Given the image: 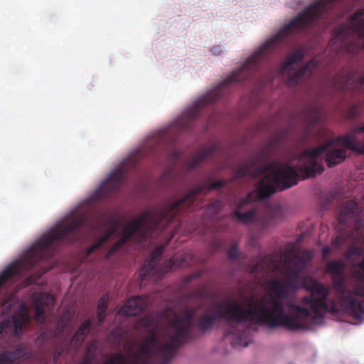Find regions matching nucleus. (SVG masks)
I'll return each mask as SVG.
<instances>
[{
  "instance_id": "a878e982",
  "label": "nucleus",
  "mask_w": 364,
  "mask_h": 364,
  "mask_svg": "<svg viewBox=\"0 0 364 364\" xmlns=\"http://www.w3.org/2000/svg\"><path fill=\"white\" fill-rule=\"evenodd\" d=\"M250 338L246 331L240 333L237 336L236 342L237 344L247 347L250 343Z\"/></svg>"
},
{
  "instance_id": "4468645a",
  "label": "nucleus",
  "mask_w": 364,
  "mask_h": 364,
  "mask_svg": "<svg viewBox=\"0 0 364 364\" xmlns=\"http://www.w3.org/2000/svg\"><path fill=\"white\" fill-rule=\"evenodd\" d=\"M33 301L36 311L34 319L38 323L42 324L46 320V307L54 306L55 297L46 292L35 293L33 295Z\"/></svg>"
},
{
  "instance_id": "ea45409f",
  "label": "nucleus",
  "mask_w": 364,
  "mask_h": 364,
  "mask_svg": "<svg viewBox=\"0 0 364 364\" xmlns=\"http://www.w3.org/2000/svg\"><path fill=\"white\" fill-rule=\"evenodd\" d=\"M350 251H351L352 252H355V253H358V254H360V250H359V249H358V248H357V247H352V248L350 249Z\"/></svg>"
},
{
  "instance_id": "4be33fe9",
  "label": "nucleus",
  "mask_w": 364,
  "mask_h": 364,
  "mask_svg": "<svg viewBox=\"0 0 364 364\" xmlns=\"http://www.w3.org/2000/svg\"><path fill=\"white\" fill-rule=\"evenodd\" d=\"M116 227H114L112 230H111L109 232L106 233L103 236H102L97 242L90 246L87 251V255H90L93 252H95L97 249H98L102 244L106 242L108 239L112 236V235L114 232Z\"/></svg>"
},
{
  "instance_id": "e433bc0d",
  "label": "nucleus",
  "mask_w": 364,
  "mask_h": 364,
  "mask_svg": "<svg viewBox=\"0 0 364 364\" xmlns=\"http://www.w3.org/2000/svg\"><path fill=\"white\" fill-rule=\"evenodd\" d=\"M61 353L62 352L61 351H56L54 355H53V362L55 363H58L60 355H61Z\"/></svg>"
},
{
  "instance_id": "423d86ee",
  "label": "nucleus",
  "mask_w": 364,
  "mask_h": 364,
  "mask_svg": "<svg viewBox=\"0 0 364 364\" xmlns=\"http://www.w3.org/2000/svg\"><path fill=\"white\" fill-rule=\"evenodd\" d=\"M346 149L364 154V124L353 127L346 134L338 136L336 140L323 144L314 149L304 151L301 158V164L298 169L293 167L299 173L304 175L303 178L315 177L324 171L318 157L326 153V162L331 168L341 164L346 157ZM299 176V181L300 176Z\"/></svg>"
},
{
  "instance_id": "a18cd8bd",
  "label": "nucleus",
  "mask_w": 364,
  "mask_h": 364,
  "mask_svg": "<svg viewBox=\"0 0 364 364\" xmlns=\"http://www.w3.org/2000/svg\"><path fill=\"white\" fill-rule=\"evenodd\" d=\"M350 240H352V242H353V243H355V240H355V238H353V237H351V236H350Z\"/></svg>"
},
{
  "instance_id": "4c0bfd02",
  "label": "nucleus",
  "mask_w": 364,
  "mask_h": 364,
  "mask_svg": "<svg viewBox=\"0 0 364 364\" xmlns=\"http://www.w3.org/2000/svg\"><path fill=\"white\" fill-rule=\"evenodd\" d=\"M171 157L173 159L176 160L180 156V153L178 151H173L171 154Z\"/></svg>"
},
{
  "instance_id": "0eeeda50",
  "label": "nucleus",
  "mask_w": 364,
  "mask_h": 364,
  "mask_svg": "<svg viewBox=\"0 0 364 364\" xmlns=\"http://www.w3.org/2000/svg\"><path fill=\"white\" fill-rule=\"evenodd\" d=\"M170 224L166 212L161 207L146 210L126 225L122 231V237L112 246L107 257L117 252L129 240L133 239L138 243L146 241L155 232L165 230Z\"/></svg>"
},
{
  "instance_id": "412c9836",
  "label": "nucleus",
  "mask_w": 364,
  "mask_h": 364,
  "mask_svg": "<svg viewBox=\"0 0 364 364\" xmlns=\"http://www.w3.org/2000/svg\"><path fill=\"white\" fill-rule=\"evenodd\" d=\"M108 307V296L103 295L98 301L97 316L98 325H102L106 317L107 309Z\"/></svg>"
},
{
  "instance_id": "f257e3e1",
  "label": "nucleus",
  "mask_w": 364,
  "mask_h": 364,
  "mask_svg": "<svg viewBox=\"0 0 364 364\" xmlns=\"http://www.w3.org/2000/svg\"><path fill=\"white\" fill-rule=\"evenodd\" d=\"M305 288L310 292L301 299V306L291 301L286 303L288 312H285L283 300L289 294L291 289H295L292 279L285 281L279 278H272L267 282L268 289L274 294L263 296L259 300L250 299L244 306L238 301L231 300L223 306L218 315L203 314L195 318L196 327L202 332L212 329L218 318L226 321L230 324L252 323L267 325L270 328L284 327L290 331L304 328L303 321L323 318L326 313L336 314L340 309L336 302L327 303L329 291L323 284L309 279L304 282Z\"/></svg>"
},
{
  "instance_id": "c03bdc74",
  "label": "nucleus",
  "mask_w": 364,
  "mask_h": 364,
  "mask_svg": "<svg viewBox=\"0 0 364 364\" xmlns=\"http://www.w3.org/2000/svg\"><path fill=\"white\" fill-rule=\"evenodd\" d=\"M46 337V333L43 332L42 333L41 335H40V338H42V339H44Z\"/></svg>"
},
{
  "instance_id": "9d476101",
  "label": "nucleus",
  "mask_w": 364,
  "mask_h": 364,
  "mask_svg": "<svg viewBox=\"0 0 364 364\" xmlns=\"http://www.w3.org/2000/svg\"><path fill=\"white\" fill-rule=\"evenodd\" d=\"M337 0H316L286 24V38L293 33L311 29L321 18H326Z\"/></svg>"
},
{
  "instance_id": "473e14b6",
  "label": "nucleus",
  "mask_w": 364,
  "mask_h": 364,
  "mask_svg": "<svg viewBox=\"0 0 364 364\" xmlns=\"http://www.w3.org/2000/svg\"><path fill=\"white\" fill-rule=\"evenodd\" d=\"M236 331V328L233 325H230L228 328L225 331L224 336H228L230 335L235 334Z\"/></svg>"
},
{
  "instance_id": "79ce46f5",
  "label": "nucleus",
  "mask_w": 364,
  "mask_h": 364,
  "mask_svg": "<svg viewBox=\"0 0 364 364\" xmlns=\"http://www.w3.org/2000/svg\"><path fill=\"white\" fill-rule=\"evenodd\" d=\"M358 266H359L361 269H364V258H363V259H362V261L359 263Z\"/></svg>"
},
{
  "instance_id": "a19ab883",
  "label": "nucleus",
  "mask_w": 364,
  "mask_h": 364,
  "mask_svg": "<svg viewBox=\"0 0 364 364\" xmlns=\"http://www.w3.org/2000/svg\"><path fill=\"white\" fill-rule=\"evenodd\" d=\"M269 225V222L265 220V221L263 222L262 227V228H265L268 227Z\"/></svg>"
},
{
  "instance_id": "f704fd0d",
  "label": "nucleus",
  "mask_w": 364,
  "mask_h": 364,
  "mask_svg": "<svg viewBox=\"0 0 364 364\" xmlns=\"http://www.w3.org/2000/svg\"><path fill=\"white\" fill-rule=\"evenodd\" d=\"M211 50L215 55H220L223 53V48L220 46H214Z\"/></svg>"
},
{
  "instance_id": "6e6552de",
  "label": "nucleus",
  "mask_w": 364,
  "mask_h": 364,
  "mask_svg": "<svg viewBox=\"0 0 364 364\" xmlns=\"http://www.w3.org/2000/svg\"><path fill=\"white\" fill-rule=\"evenodd\" d=\"M344 270L345 264L341 260L330 261L326 265V272L331 274L333 287L341 306L353 317L359 319L364 316V306L352 297L346 282Z\"/></svg>"
},
{
  "instance_id": "dca6fc26",
  "label": "nucleus",
  "mask_w": 364,
  "mask_h": 364,
  "mask_svg": "<svg viewBox=\"0 0 364 364\" xmlns=\"http://www.w3.org/2000/svg\"><path fill=\"white\" fill-rule=\"evenodd\" d=\"M359 213L358 203L353 200H348L341 205L338 221L342 227L354 223L357 221Z\"/></svg>"
},
{
  "instance_id": "c85d7f7f",
  "label": "nucleus",
  "mask_w": 364,
  "mask_h": 364,
  "mask_svg": "<svg viewBox=\"0 0 364 364\" xmlns=\"http://www.w3.org/2000/svg\"><path fill=\"white\" fill-rule=\"evenodd\" d=\"M18 318L19 319H22L24 323H27L30 321L28 309L24 304H22L20 307V312Z\"/></svg>"
},
{
  "instance_id": "f03ea898",
  "label": "nucleus",
  "mask_w": 364,
  "mask_h": 364,
  "mask_svg": "<svg viewBox=\"0 0 364 364\" xmlns=\"http://www.w3.org/2000/svg\"><path fill=\"white\" fill-rule=\"evenodd\" d=\"M203 298L204 291L200 289L182 296V302L186 306L181 311V316L174 318L164 330L166 342L158 339L157 332L161 325L159 318L146 316L141 319V326L149 333L140 346L144 358L142 364H168L176 350L192 339L191 328L196 309H189L188 303L191 301L198 302Z\"/></svg>"
},
{
  "instance_id": "20e7f679",
  "label": "nucleus",
  "mask_w": 364,
  "mask_h": 364,
  "mask_svg": "<svg viewBox=\"0 0 364 364\" xmlns=\"http://www.w3.org/2000/svg\"><path fill=\"white\" fill-rule=\"evenodd\" d=\"M102 225L98 220L90 222L85 215L73 217L64 224H60L44 234L25 252L22 259L8 266L0 274V288L15 276L34 267L41 261L50 259L55 253L53 247L55 242L73 243L80 240L82 229L97 231Z\"/></svg>"
},
{
  "instance_id": "72a5a7b5",
  "label": "nucleus",
  "mask_w": 364,
  "mask_h": 364,
  "mask_svg": "<svg viewBox=\"0 0 364 364\" xmlns=\"http://www.w3.org/2000/svg\"><path fill=\"white\" fill-rule=\"evenodd\" d=\"M10 325V320L4 321L0 322V334L3 331Z\"/></svg>"
},
{
  "instance_id": "5701e85b",
  "label": "nucleus",
  "mask_w": 364,
  "mask_h": 364,
  "mask_svg": "<svg viewBox=\"0 0 364 364\" xmlns=\"http://www.w3.org/2000/svg\"><path fill=\"white\" fill-rule=\"evenodd\" d=\"M10 320V324L14 327V334L18 336L22 332V328L26 323L22 319H19L17 316H13Z\"/></svg>"
},
{
  "instance_id": "2eb2a0df",
  "label": "nucleus",
  "mask_w": 364,
  "mask_h": 364,
  "mask_svg": "<svg viewBox=\"0 0 364 364\" xmlns=\"http://www.w3.org/2000/svg\"><path fill=\"white\" fill-rule=\"evenodd\" d=\"M149 298L146 296H136L128 299L119 310V314L127 316H136L146 309Z\"/></svg>"
},
{
  "instance_id": "58836bf2",
  "label": "nucleus",
  "mask_w": 364,
  "mask_h": 364,
  "mask_svg": "<svg viewBox=\"0 0 364 364\" xmlns=\"http://www.w3.org/2000/svg\"><path fill=\"white\" fill-rule=\"evenodd\" d=\"M92 361V358H88L86 356L85 360L79 364H91Z\"/></svg>"
},
{
  "instance_id": "2f4dec72",
  "label": "nucleus",
  "mask_w": 364,
  "mask_h": 364,
  "mask_svg": "<svg viewBox=\"0 0 364 364\" xmlns=\"http://www.w3.org/2000/svg\"><path fill=\"white\" fill-rule=\"evenodd\" d=\"M345 240V237L342 235H338L333 240V245L338 247L341 246Z\"/></svg>"
},
{
  "instance_id": "7c9ffc66",
  "label": "nucleus",
  "mask_w": 364,
  "mask_h": 364,
  "mask_svg": "<svg viewBox=\"0 0 364 364\" xmlns=\"http://www.w3.org/2000/svg\"><path fill=\"white\" fill-rule=\"evenodd\" d=\"M350 292L352 295V297L356 301V299L353 296L354 295L364 297V287H358L355 288L353 291L350 290Z\"/></svg>"
},
{
  "instance_id": "393cba45",
  "label": "nucleus",
  "mask_w": 364,
  "mask_h": 364,
  "mask_svg": "<svg viewBox=\"0 0 364 364\" xmlns=\"http://www.w3.org/2000/svg\"><path fill=\"white\" fill-rule=\"evenodd\" d=\"M223 205L222 201L215 200L208 205V211L212 215H216L222 209Z\"/></svg>"
},
{
  "instance_id": "9b49d317",
  "label": "nucleus",
  "mask_w": 364,
  "mask_h": 364,
  "mask_svg": "<svg viewBox=\"0 0 364 364\" xmlns=\"http://www.w3.org/2000/svg\"><path fill=\"white\" fill-rule=\"evenodd\" d=\"M226 185L224 180L217 181L211 183H202L191 188L183 197L173 203L161 207L170 223L176 220L177 218L186 210L194 211L198 207L196 198L200 193L206 194L213 189H220Z\"/></svg>"
},
{
  "instance_id": "a211bd4d",
  "label": "nucleus",
  "mask_w": 364,
  "mask_h": 364,
  "mask_svg": "<svg viewBox=\"0 0 364 364\" xmlns=\"http://www.w3.org/2000/svg\"><path fill=\"white\" fill-rule=\"evenodd\" d=\"M218 146L213 144L208 147H201L196 155L190 159L188 166L190 169L195 168L202 161L210 158L218 151Z\"/></svg>"
},
{
  "instance_id": "c756f323",
  "label": "nucleus",
  "mask_w": 364,
  "mask_h": 364,
  "mask_svg": "<svg viewBox=\"0 0 364 364\" xmlns=\"http://www.w3.org/2000/svg\"><path fill=\"white\" fill-rule=\"evenodd\" d=\"M0 364H17L16 363L6 352L0 353Z\"/></svg>"
},
{
  "instance_id": "ddd939ff",
  "label": "nucleus",
  "mask_w": 364,
  "mask_h": 364,
  "mask_svg": "<svg viewBox=\"0 0 364 364\" xmlns=\"http://www.w3.org/2000/svg\"><path fill=\"white\" fill-rule=\"evenodd\" d=\"M124 177L125 174L123 169L117 168L113 171L95 191L93 197L95 199L101 200L110 196L119 190Z\"/></svg>"
},
{
  "instance_id": "1a4fd4ad",
  "label": "nucleus",
  "mask_w": 364,
  "mask_h": 364,
  "mask_svg": "<svg viewBox=\"0 0 364 364\" xmlns=\"http://www.w3.org/2000/svg\"><path fill=\"white\" fill-rule=\"evenodd\" d=\"M163 252L164 247L158 246L150 253L139 270L141 282L151 277H154L156 279H161L173 267L183 268L190 266L193 262L192 253L176 254L164 262L163 268H157V264L161 259Z\"/></svg>"
},
{
  "instance_id": "6ab92c4d",
  "label": "nucleus",
  "mask_w": 364,
  "mask_h": 364,
  "mask_svg": "<svg viewBox=\"0 0 364 364\" xmlns=\"http://www.w3.org/2000/svg\"><path fill=\"white\" fill-rule=\"evenodd\" d=\"M92 326L90 319L85 320L78 328L70 341V346L75 349H79L85 338L90 333Z\"/></svg>"
},
{
  "instance_id": "bb28decb",
  "label": "nucleus",
  "mask_w": 364,
  "mask_h": 364,
  "mask_svg": "<svg viewBox=\"0 0 364 364\" xmlns=\"http://www.w3.org/2000/svg\"><path fill=\"white\" fill-rule=\"evenodd\" d=\"M309 129H311V128H313L314 126H316V124H317L320 122L321 117H320L319 113L316 110H314L311 112V116L309 117Z\"/></svg>"
},
{
  "instance_id": "7ed1b4c3",
  "label": "nucleus",
  "mask_w": 364,
  "mask_h": 364,
  "mask_svg": "<svg viewBox=\"0 0 364 364\" xmlns=\"http://www.w3.org/2000/svg\"><path fill=\"white\" fill-rule=\"evenodd\" d=\"M260 159L252 158L245 161L233 173L230 182L236 181L247 176L252 178L263 177L255 185V189L250 192L247 196L240 200L237 208L234 212L236 218L242 223L254 222L256 218V210L251 209L247 212H240L246 205L253 201L263 200L269 198L277 190L287 189L299 182V176L296 171L290 165L284 164L273 172H269L270 165L260 164Z\"/></svg>"
},
{
  "instance_id": "39448f33",
  "label": "nucleus",
  "mask_w": 364,
  "mask_h": 364,
  "mask_svg": "<svg viewBox=\"0 0 364 364\" xmlns=\"http://www.w3.org/2000/svg\"><path fill=\"white\" fill-rule=\"evenodd\" d=\"M333 35L329 50H336L333 55L335 59L345 55H355L364 49V9L358 10L348 22L337 26ZM330 84L341 92H360L364 90V67L355 70L351 67L343 68L332 77Z\"/></svg>"
},
{
  "instance_id": "c9c22d12",
  "label": "nucleus",
  "mask_w": 364,
  "mask_h": 364,
  "mask_svg": "<svg viewBox=\"0 0 364 364\" xmlns=\"http://www.w3.org/2000/svg\"><path fill=\"white\" fill-rule=\"evenodd\" d=\"M331 250L330 247H328V246L324 247L322 250L323 257H326L327 256H328L331 254Z\"/></svg>"
},
{
  "instance_id": "cd10ccee",
  "label": "nucleus",
  "mask_w": 364,
  "mask_h": 364,
  "mask_svg": "<svg viewBox=\"0 0 364 364\" xmlns=\"http://www.w3.org/2000/svg\"><path fill=\"white\" fill-rule=\"evenodd\" d=\"M228 256L231 259H237L240 257V252L236 243L232 244L228 250Z\"/></svg>"
},
{
  "instance_id": "aec40b11",
  "label": "nucleus",
  "mask_w": 364,
  "mask_h": 364,
  "mask_svg": "<svg viewBox=\"0 0 364 364\" xmlns=\"http://www.w3.org/2000/svg\"><path fill=\"white\" fill-rule=\"evenodd\" d=\"M6 353L17 364L31 358V352L23 344L19 345L14 350L6 351Z\"/></svg>"
},
{
  "instance_id": "f8f14e48",
  "label": "nucleus",
  "mask_w": 364,
  "mask_h": 364,
  "mask_svg": "<svg viewBox=\"0 0 364 364\" xmlns=\"http://www.w3.org/2000/svg\"><path fill=\"white\" fill-rule=\"evenodd\" d=\"M304 57L303 49H298L294 53L289 54L281 65L279 73L287 74L288 86L294 87L303 82L311 75L313 70L317 67L318 62L316 58H314L299 70H295L291 68L292 65L301 62Z\"/></svg>"
},
{
  "instance_id": "49530a36",
  "label": "nucleus",
  "mask_w": 364,
  "mask_h": 364,
  "mask_svg": "<svg viewBox=\"0 0 364 364\" xmlns=\"http://www.w3.org/2000/svg\"><path fill=\"white\" fill-rule=\"evenodd\" d=\"M110 221H111L112 223H114L115 225L117 224V222H116V220H115V219H114V218H112V219L110 220Z\"/></svg>"
},
{
  "instance_id": "37998d69",
  "label": "nucleus",
  "mask_w": 364,
  "mask_h": 364,
  "mask_svg": "<svg viewBox=\"0 0 364 364\" xmlns=\"http://www.w3.org/2000/svg\"><path fill=\"white\" fill-rule=\"evenodd\" d=\"M94 348V344H90L87 347V352L90 353L91 352L92 348Z\"/></svg>"
},
{
  "instance_id": "f3484780",
  "label": "nucleus",
  "mask_w": 364,
  "mask_h": 364,
  "mask_svg": "<svg viewBox=\"0 0 364 364\" xmlns=\"http://www.w3.org/2000/svg\"><path fill=\"white\" fill-rule=\"evenodd\" d=\"M284 264L292 278L296 279L306 267V261L299 255L291 256L286 254L284 259Z\"/></svg>"
},
{
  "instance_id": "b1692460",
  "label": "nucleus",
  "mask_w": 364,
  "mask_h": 364,
  "mask_svg": "<svg viewBox=\"0 0 364 364\" xmlns=\"http://www.w3.org/2000/svg\"><path fill=\"white\" fill-rule=\"evenodd\" d=\"M105 364H126L125 357L121 353H114L110 355Z\"/></svg>"
},
{
  "instance_id": "de8ad7c7",
  "label": "nucleus",
  "mask_w": 364,
  "mask_h": 364,
  "mask_svg": "<svg viewBox=\"0 0 364 364\" xmlns=\"http://www.w3.org/2000/svg\"><path fill=\"white\" fill-rule=\"evenodd\" d=\"M274 143V141H272L271 144H269V147L272 146Z\"/></svg>"
}]
</instances>
